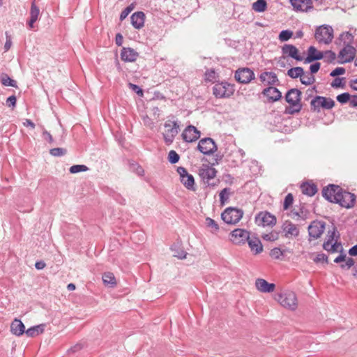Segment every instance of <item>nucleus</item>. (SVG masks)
I'll list each match as a JSON object with an SVG mask.
<instances>
[{
	"mask_svg": "<svg viewBox=\"0 0 357 357\" xmlns=\"http://www.w3.org/2000/svg\"><path fill=\"white\" fill-rule=\"evenodd\" d=\"M179 155L175 151H170L168 154L169 162L172 164H175L179 160Z\"/></svg>",
	"mask_w": 357,
	"mask_h": 357,
	"instance_id": "c03bdc74",
	"label": "nucleus"
},
{
	"mask_svg": "<svg viewBox=\"0 0 357 357\" xmlns=\"http://www.w3.org/2000/svg\"><path fill=\"white\" fill-rule=\"evenodd\" d=\"M314 261L316 262V263H319V262H326L327 263L328 262V257L326 255L323 254V253H319V254H317L316 255V257L313 259Z\"/></svg>",
	"mask_w": 357,
	"mask_h": 357,
	"instance_id": "864d4df0",
	"label": "nucleus"
},
{
	"mask_svg": "<svg viewBox=\"0 0 357 357\" xmlns=\"http://www.w3.org/2000/svg\"><path fill=\"white\" fill-rule=\"evenodd\" d=\"M324 222L314 221L308 227L309 236L314 239H317L324 233Z\"/></svg>",
	"mask_w": 357,
	"mask_h": 357,
	"instance_id": "ddd939ff",
	"label": "nucleus"
},
{
	"mask_svg": "<svg viewBox=\"0 0 357 357\" xmlns=\"http://www.w3.org/2000/svg\"><path fill=\"white\" fill-rule=\"evenodd\" d=\"M1 83L4 86L17 87V82L12 79L8 75H3L1 77Z\"/></svg>",
	"mask_w": 357,
	"mask_h": 357,
	"instance_id": "ea45409f",
	"label": "nucleus"
},
{
	"mask_svg": "<svg viewBox=\"0 0 357 357\" xmlns=\"http://www.w3.org/2000/svg\"><path fill=\"white\" fill-rule=\"evenodd\" d=\"M262 238L268 241H274L278 238V234L275 233H269L263 235Z\"/></svg>",
	"mask_w": 357,
	"mask_h": 357,
	"instance_id": "bf43d9fd",
	"label": "nucleus"
},
{
	"mask_svg": "<svg viewBox=\"0 0 357 357\" xmlns=\"http://www.w3.org/2000/svg\"><path fill=\"white\" fill-rule=\"evenodd\" d=\"M337 200L335 203L339 204L341 206L345 208H351L354 206L356 196L349 192L343 191L340 192V195H337Z\"/></svg>",
	"mask_w": 357,
	"mask_h": 357,
	"instance_id": "9d476101",
	"label": "nucleus"
},
{
	"mask_svg": "<svg viewBox=\"0 0 357 357\" xmlns=\"http://www.w3.org/2000/svg\"><path fill=\"white\" fill-rule=\"evenodd\" d=\"M323 54H324L323 59H324L325 61L327 62H332L335 59V57H336L335 54L331 50H327V51L323 52Z\"/></svg>",
	"mask_w": 357,
	"mask_h": 357,
	"instance_id": "49530a36",
	"label": "nucleus"
},
{
	"mask_svg": "<svg viewBox=\"0 0 357 357\" xmlns=\"http://www.w3.org/2000/svg\"><path fill=\"white\" fill-rule=\"evenodd\" d=\"M234 92L233 85L227 82H218L213 88V95L218 98H226L230 97Z\"/></svg>",
	"mask_w": 357,
	"mask_h": 357,
	"instance_id": "39448f33",
	"label": "nucleus"
},
{
	"mask_svg": "<svg viewBox=\"0 0 357 357\" xmlns=\"http://www.w3.org/2000/svg\"><path fill=\"white\" fill-rule=\"evenodd\" d=\"M251 251L255 255L262 252L263 246L260 240L256 236H250L247 241Z\"/></svg>",
	"mask_w": 357,
	"mask_h": 357,
	"instance_id": "393cba45",
	"label": "nucleus"
},
{
	"mask_svg": "<svg viewBox=\"0 0 357 357\" xmlns=\"http://www.w3.org/2000/svg\"><path fill=\"white\" fill-rule=\"evenodd\" d=\"M181 182L187 189L190 190H195V180L191 174H188V175L184 176L183 178L181 179Z\"/></svg>",
	"mask_w": 357,
	"mask_h": 357,
	"instance_id": "2f4dec72",
	"label": "nucleus"
},
{
	"mask_svg": "<svg viewBox=\"0 0 357 357\" xmlns=\"http://www.w3.org/2000/svg\"><path fill=\"white\" fill-rule=\"evenodd\" d=\"M350 96L348 93H343L337 96V100L342 104L346 103L349 100Z\"/></svg>",
	"mask_w": 357,
	"mask_h": 357,
	"instance_id": "5fc2aeb1",
	"label": "nucleus"
},
{
	"mask_svg": "<svg viewBox=\"0 0 357 357\" xmlns=\"http://www.w3.org/2000/svg\"><path fill=\"white\" fill-rule=\"evenodd\" d=\"M45 326V324L34 326L27 329L24 333L28 337H36L44 332Z\"/></svg>",
	"mask_w": 357,
	"mask_h": 357,
	"instance_id": "7c9ffc66",
	"label": "nucleus"
},
{
	"mask_svg": "<svg viewBox=\"0 0 357 357\" xmlns=\"http://www.w3.org/2000/svg\"><path fill=\"white\" fill-rule=\"evenodd\" d=\"M243 215V211L236 208L229 207L221 215L222 220L229 225L238 223Z\"/></svg>",
	"mask_w": 357,
	"mask_h": 357,
	"instance_id": "7ed1b4c3",
	"label": "nucleus"
},
{
	"mask_svg": "<svg viewBox=\"0 0 357 357\" xmlns=\"http://www.w3.org/2000/svg\"><path fill=\"white\" fill-rule=\"evenodd\" d=\"M282 230L287 238L296 237L299 235V229L297 226L290 221H286L282 225Z\"/></svg>",
	"mask_w": 357,
	"mask_h": 357,
	"instance_id": "4be33fe9",
	"label": "nucleus"
},
{
	"mask_svg": "<svg viewBox=\"0 0 357 357\" xmlns=\"http://www.w3.org/2000/svg\"><path fill=\"white\" fill-rule=\"evenodd\" d=\"M263 94L273 102L280 100L282 97L281 92L277 88L273 86L265 89L263 91Z\"/></svg>",
	"mask_w": 357,
	"mask_h": 357,
	"instance_id": "cd10ccee",
	"label": "nucleus"
},
{
	"mask_svg": "<svg viewBox=\"0 0 357 357\" xmlns=\"http://www.w3.org/2000/svg\"><path fill=\"white\" fill-rule=\"evenodd\" d=\"M16 97L15 96H11L8 97L6 100V105L9 107H14L16 105Z\"/></svg>",
	"mask_w": 357,
	"mask_h": 357,
	"instance_id": "052dcab7",
	"label": "nucleus"
},
{
	"mask_svg": "<svg viewBox=\"0 0 357 357\" xmlns=\"http://www.w3.org/2000/svg\"><path fill=\"white\" fill-rule=\"evenodd\" d=\"M283 255L282 251L278 248H275L271 250L270 255L272 258L278 259Z\"/></svg>",
	"mask_w": 357,
	"mask_h": 357,
	"instance_id": "603ef678",
	"label": "nucleus"
},
{
	"mask_svg": "<svg viewBox=\"0 0 357 357\" xmlns=\"http://www.w3.org/2000/svg\"><path fill=\"white\" fill-rule=\"evenodd\" d=\"M354 36L349 32L343 33L340 36V40L343 42L344 45H350L353 41Z\"/></svg>",
	"mask_w": 357,
	"mask_h": 357,
	"instance_id": "79ce46f5",
	"label": "nucleus"
},
{
	"mask_svg": "<svg viewBox=\"0 0 357 357\" xmlns=\"http://www.w3.org/2000/svg\"><path fill=\"white\" fill-rule=\"evenodd\" d=\"M303 69L301 67H295L290 68L287 71V75L291 78H298L301 77L302 76V74H303Z\"/></svg>",
	"mask_w": 357,
	"mask_h": 357,
	"instance_id": "e433bc0d",
	"label": "nucleus"
},
{
	"mask_svg": "<svg viewBox=\"0 0 357 357\" xmlns=\"http://www.w3.org/2000/svg\"><path fill=\"white\" fill-rule=\"evenodd\" d=\"M255 222L261 227H273L276 224V218L267 211H261L256 215Z\"/></svg>",
	"mask_w": 357,
	"mask_h": 357,
	"instance_id": "6e6552de",
	"label": "nucleus"
},
{
	"mask_svg": "<svg viewBox=\"0 0 357 357\" xmlns=\"http://www.w3.org/2000/svg\"><path fill=\"white\" fill-rule=\"evenodd\" d=\"M345 73V69L342 67H337L334 69L331 73V77H336L337 75H343Z\"/></svg>",
	"mask_w": 357,
	"mask_h": 357,
	"instance_id": "4d7b16f0",
	"label": "nucleus"
},
{
	"mask_svg": "<svg viewBox=\"0 0 357 357\" xmlns=\"http://www.w3.org/2000/svg\"><path fill=\"white\" fill-rule=\"evenodd\" d=\"M301 190L303 194L308 196H313L317 191V186L314 184L304 183L301 185Z\"/></svg>",
	"mask_w": 357,
	"mask_h": 357,
	"instance_id": "473e14b6",
	"label": "nucleus"
},
{
	"mask_svg": "<svg viewBox=\"0 0 357 357\" xmlns=\"http://www.w3.org/2000/svg\"><path fill=\"white\" fill-rule=\"evenodd\" d=\"M320 63H314L312 64L310 67V74H314L318 72V70L320 68Z\"/></svg>",
	"mask_w": 357,
	"mask_h": 357,
	"instance_id": "e2e57ef3",
	"label": "nucleus"
},
{
	"mask_svg": "<svg viewBox=\"0 0 357 357\" xmlns=\"http://www.w3.org/2000/svg\"><path fill=\"white\" fill-rule=\"evenodd\" d=\"M12 45V41L11 38L9 36H6V41L4 45V50L5 52H7L10 50V47Z\"/></svg>",
	"mask_w": 357,
	"mask_h": 357,
	"instance_id": "338daca9",
	"label": "nucleus"
},
{
	"mask_svg": "<svg viewBox=\"0 0 357 357\" xmlns=\"http://www.w3.org/2000/svg\"><path fill=\"white\" fill-rule=\"evenodd\" d=\"M164 127L163 138L165 142L169 145L173 142L174 137L178 133L179 126L176 121H167L164 124Z\"/></svg>",
	"mask_w": 357,
	"mask_h": 357,
	"instance_id": "20e7f679",
	"label": "nucleus"
},
{
	"mask_svg": "<svg viewBox=\"0 0 357 357\" xmlns=\"http://www.w3.org/2000/svg\"><path fill=\"white\" fill-rule=\"evenodd\" d=\"M324 54L322 52L318 51L314 46H310L307 50V56L305 60V63H311L316 60L323 59Z\"/></svg>",
	"mask_w": 357,
	"mask_h": 357,
	"instance_id": "a878e982",
	"label": "nucleus"
},
{
	"mask_svg": "<svg viewBox=\"0 0 357 357\" xmlns=\"http://www.w3.org/2000/svg\"><path fill=\"white\" fill-rule=\"evenodd\" d=\"M131 24L137 29L144 26L145 15L143 12H136L131 15Z\"/></svg>",
	"mask_w": 357,
	"mask_h": 357,
	"instance_id": "bb28decb",
	"label": "nucleus"
},
{
	"mask_svg": "<svg viewBox=\"0 0 357 357\" xmlns=\"http://www.w3.org/2000/svg\"><path fill=\"white\" fill-rule=\"evenodd\" d=\"M255 287L256 289L261 293L273 292L275 288V284L269 283L262 278H257L255 280Z\"/></svg>",
	"mask_w": 357,
	"mask_h": 357,
	"instance_id": "6ab92c4d",
	"label": "nucleus"
},
{
	"mask_svg": "<svg viewBox=\"0 0 357 357\" xmlns=\"http://www.w3.org/2000/svg\"><path fill=\"white\" fill-rule=\"evenodd\" d=\"M88 169V167L84 165H75L70 167L69 172L71 174H77L79 172H86Z\"/></svg>",
	"mask_w": 357,
	"mask_h": 357,
	"instance_id": "a19ab883",
	"label": "nucleus"
},
{
	"mask_svg": "<svg viewBox=\"0 0 357 357\" xmlns=\"http://www.w3.org/2000/svg\"><path fill=\"white\" fill-rule=\"evenodd\" d=\"M312 109L314 112H319L320 108L330 109L335 105V101L330 98L323 96H316L310 102Z\"/></svg>",
	"mask_w": 357,
	"mask_h": 357,
	"instance_id": "423d86ee",
	"label": "nucleus"
},
{
	"mask_svg": "<svg viewBox=\"0 0 357 357\" xmlns=\"http://www.w3.org/2000/svg\"><path fill=\"white\" fill-rule=\"evenodd\" d=\"M250 169L251 172V174L256 175L259 172V166L256 160H251L250 161Z\"/></svg>",
	"mask_w": 357,
	"mask_h": 357,
	"instance_id": "3c124183",
	"label": "nucleus"
},
{
	"mask_svg": "<svg viewBox=\"0 0 357 357\" xmlns=\"http://www.w3.org/2000/svg\"><path fill=\"white\" fill-rule=\"evenodd\" d=\"M183 139L186 142H193L198 139L200 137V131L195 126H188L183 130L182 135Z\"/></svg>",
	"mask_w": 357,
	"mask_h": 357,
	"instance_id": "4468645a",
	"label": "nucleus"
},
{
	"mask_svg": "<svg viewBox=\"0 0 357 357\" xmlns=\"http://www.w3.org/2000/svg\"><path fill=\"white\" fill-rule=\"evenodd\" d=\"M289 2L296 11L307 12L312 8L311 0H289Z\"/></svg>",
	"mask_w": 357,
	"mask_h": 357,
	"instance_id": "f3484780",
	"label": "nucleus"
},
{
	"mask_svg": "<svg viewBox=\"0 0 357 357\" xmlns=\"http://www.w3.org/2000/svg\"><path fill=\"white\" fill-rule=\"evenodd\" d=\"M294 198L291 193H289L284 198L283 208L287 210L293 204Z\"/></svg>",
	"mask_w": 357,
	"mask_h": 357,
	"instance_id": "8fccbe9b",
	"label": "nucleus"
},
{
	"mask_svg": "<svg viewBox=\"0 0 357 357\" xmlns=\"http://www.w3.org/2000/svg\"><path fill=\"white\" fill-rule=\"evenodd\" d=\"M335 237V229L332 231L331 234L328 236V240L324 243V248L326 251L331 252H337L342 251V246L340 243H338L337 241L333 242Z\"/></svg>",
	"mask_w": 357,
	"mask_h": 357,
	"instance_id": "dca6fc26",
	"label": "nucleus"
},
{
	"mask_svg": "<svg viewBox=\"0 0 357 357\" xmlns=\"http://www.w3.org/2000/svg\"><path fill=\"white\" fill-rule=\"evenodd\" d=\"M217 79V73L213 69L208 70L205 73V79L208 82H214Z\"/></svg>",
	"mask_w": 357,
	"mask_h": 357,
	"instance_id": "37998d69",
	"label": "nucleus"
},
{
	"mask_svg": "<svg viewBox=\"0 0 357 357\" xmlns=\"http://www.w3.org/2000/svg\"><path fill=\"white\" fill-rule=\"evenodd\" d=\"M342 188L338 185H330L323 189L322 195L324 198L331 202L335 203L337 200V195L342 192Z\"/></svg>",
	"mask_w": 357,
	"mask_h": 357,
	"instance_id": "9b49d317",
	"label": "nucleus"
},
{
	"mask_svg": "<svg viewBox=\"0 0 357 357\" xmlns=\"http://www.w3.org/2000/svg\"><path fill=\"white\" fill-rule=\"evenodd\" d=\"M354 260L352 259V258H348L347 260H346V263L344 264H342L341 265V268H350L351 266H353L354 265Z\"/></svg>",
	"mask_w": 357,
	"mask_h": 357,
	"instance_id": "680f3d73",
	"label": "nucleus"
},
{
	"mask_svg": "<svg viewBox=\"0 0 357 357\" xmlns=\"http://www.w3.org/2000/svg\"><path fill=\"white\" fill-rule=\"evenodd\" d=\"M144 126L152 128L154 125L153 119H151L149 116H144L142 118Z\"/></svg>",
	"mask_w": 357,
	"mask_h": 357,
	"instance_id": "13d9d810",
	"label": "nucleus"
},
{
	"mask_svg": "<svg viewBox=\"0 0 357 357\" xmlns=\"http://www.w3.org/2000/svg\"><path fill=\"white\" fill-rule=\"evenodd\" d=\"M314 38L319 43L329 44L333 38V29L329 25H321L317 28Z\"/></svg>",
	"mask_w": 357,
	"mask_h": 357,
	"instance_id": "f03ea898",
	"label": "nucleus"
},
{
	"mask_svg": "<svg viewBox=\"0 0 357 357\" xmlns=\"http://www.w3.org/2000/svg\"><path fill=\"white\" fill-rule=\"evenodd\" d=\"M40 15V9L36 5L35 1H33L31 6L30 10V20L29 22V25L30 28L33 27V24L38 20Z\"/></svg>",
	"mask_w": 357,
	"mask_h": 357,
	"instance_id": "c756f323",
	"label": "nucleus"
},
{
	"mask_svg": "<svg viewBox=\"0 0 357 357\" xmlns=\"http://www.w3.org/2000/svg\"><path fill=\"white\" fill-rule=\"evenodd\" d=\"M10 331L13 334L20 336L25 332V326L20 319H15L10 325Z\"/></svg>",
	"mask_w": 357,
	"mask_h": 357,
	"instance_id": "c85d7f7f",
	"label": "nucleus"
},
{
	"mask_svg": "<svg viewBox=\"0 0 357 357\" xmlns=\"http://www.w3.org/2000/svg\"><path fill=\"white\" fill-rule=\"evenodd\" d=\"M356 54V49L351 45H345L344 48L340 52L339 57L342 60V63L351 61Z\"/></svg>",
	"mask_w": 357,
	"mask_h": 357,
	"instance_id": "a211bd4d",
	"label": "nucleus"
},
{
	"mask_svg": "<svg viewBox=\"0 0 357 357\" xmlns=\"http://www.w3.org/2000/svg\"><path fill=\"white\" fill-rule=\"evenodd\" d=\"M50 153L53 156H62L66 153V149L63 148H54L50 150Z\"/></svg>",
	"mask_w": 357,
	"mask_h": 357,
	"instance_id": "a18cd8bd",
	"label": "nucleus"
},
{
	"mask_svg": "<svg viewBox=\"0 0 357 357\" xmlns=\"http://www.w3.org/2000/svg\"><path fill=\"white\" fill-rule=\"evenodd\" d=\"M259 79L264 85H274L278 82L276 74L273 72H264L259 76Z\"/></svg>",
	"mask_w": 357,
	"mask_h": 357,
	"instance_id": "5701e85b",
	"label": "nucleus"
},
{
	"mask_svg": "<svg viewBox=\"0 0 357 357\" xmlns=\"http://www.w3.org/2000/svg\"><path fill=\"white\" fill-rule=\"evenodd\" d=\"M177 172L180 175V178L181 179L182 178H183L184 176L185 175H188V173L187 172V170L185 169V168L183 167H179L178 169H177Z\"/></svg>",
	"mask_w": 357,
	"mask_h": 357,
	"instance_id": "774afa93",
	"label": "nucleus"
},
{
	"mask_svg": "<svg viewBox=\"0 0 357 357\" xmlns=\"http://www.w3.org/2000/svg\"><path fill=\"white\" fill-rule=\"evenodd\" d=\"M344 79V78L342 77H337V78H335L331 83V86L333 87V88H339V87H343L344 86V83H343V80Z\"/></svg>",
	"mask_w": 357,
	"mask_h": 357,
	"instance_id": "6e6d98bb",
	"label": "nucleus"
},
{
	"mask_svg": "<svg viewBox=\"0 0 357 357\" xmlns=\"http://www.w3.org/2000/svg\"><path fill=\"white\" fill-rule=\"evenodd\" d=\"M197 149L204 155H211L217 150V146L211 138L207 137L199 142Z\"/></svg>",
	"mask_w": 357,
	"mask_h": 357,
	"instance_id": "1a4fd4ad",
	"label": "nucleus"
},
{
	"mask_svg": "<svg viewBox=\"0 0 357 357\" xmlns=\"http://www.w3.org/2000/svg\"><path fill=\"white\" fill-rule=\"evenodd\" d=\"M252 8L257 13L264 12L267 9V3L265 0H257L252 3Z\"/></svg>",
	"mask_w": 357,
	"mask_h": 357,
	"instance_id": "72a5a7b5",
	"label": "nucleus"
},
{
	"mask_svg": "<svg viewBox=\"0 0 357 357\" xmlns=\"http://www.w3.org/2000/svg\"><path fill=\"white\" fill-rule=\"evenodd\" d=\"M230 194V190L229 188H224L220 193V199L222 204H224L225 202L229 199V196Z\"/></svg>",
	"mask_w": 357,
	"mask_h": 357,
	"instance_id": "de8ad7c7",
	"label": "nucleus"
},
{
	"mask_svg": "<svg viewBox=\"0 0 357 357\" xmlns=\"http://www.w3.org/2000/svg\"><path fill=\"white\" fill-rule=\"evenodd\" d=\"M255 77V74L252 70L249 68L238 69L235 73L236 79L243 84L250 82Z\"/></svg>",
	"mask_w": 357,
	"mask_h": 357,
	"instance_id": "2eb2a0df",
	"label": "nucleus"
},
{
	"mask_svg": "<svg viewBox=\"0 0 357 357\" xmlns=\"http://www.w3.org/2000/svg\"><path fill=\"white\" fill-rule=\"evenodd\" d=\"M134 9V6L133 4H131L130 6H128L127 8H126L121 13V15H120V20L121 21H123V20H125L128 15L131 13V11Z\"/></svg>",
	"mask_w": 357,
	"mask_h": 357,
	"instance_id": "09e8293b",
	"label": "nucleus"
},
{
	"mask_svg": "<svg viewBox=\"0 0 357 357\" xmlns=\"http://www.w3.org/2000/svg\"><path fill=\"white\" fill-rule=\"evenodd\" d=\"M274 298L282 307L287 310L295 311L298 307V298L293 291H281L275 294Z\"/></svg>",
	"mask_w": 357,
	"mask_h": 357,
	"instance_id": "f257e3e1",
	"label": "nucleus"
},
{
	"mask_svg": "<svg viewBox=\"0 0 357 357\" xmlns=\"http://www.w3.org/2000/svg\"><path fill=\"white\" fill-rule=\"evenodd\" d=\"M130 88L132 89L135 92H136L138 95L142 96L143 91L136 84H129Z\"/></svg>",
	"mask_w": 357,
	"mask_h": 357,
	"instance_id": "69168bd1",
	"label": "nucleus"
},
{
	"mask_svg": "<svg viewBox=\"0 0 357 357\" xmlns=\"http://www.w3.org/2000/svg\"><path fill=\"white\" fill-rule=\"evenodd\" d=\"M293 35L294 33L292 31L288 29L283 30L280 33L278 39L281 42H285L289 40L293 36Z\"/></svg>",
	"mask_w": 357,
	"mask_h": 357,
	"instance_id": "58836bf2",
	"label": "nucleus"
},
{
	"mask_svg": "<svg viewBox=\"0 0 357 357\" xmlns=\"http://www.w3.org/2000/svg\"><path fill=\"white\" fill-rule=\"evenodd\" d=\"M43 138L47 140L49 143L52 144L53 142V138L52 135L47 132V130H44L43 132Z\"/></svg>",
	"mask_w": 357,
	"mask_h": 357,
	"instance_id": "0e129e2a",
	"label": "nucleus"
},
{
	"mask_svg": "<svg viewBox=\"0 0 357 357\" xmlns=\"http://www.w3.org/2000/svg\"><path fill=\"white\" fill-rule=\"evenodd\" d=\"M216 173L217 171L215 169L208 165H204L199 169V176L205 182L208 184L210 180L215 177Z\"/></svg>",
	"mask_w": 357,
	"mask_h": 357,
	"instance_id": "412c9836",
	"label": "nucleus"
},
{
	"mask_svg": "<svg viewBox=\"0 0 357 357\" xmlns=\"http://www.w3.org/2000/svg\"><path fill=\"white\" fill-rule=\"evenodd\" d=\"M249 237L250 233L243 229H236L230 234V240L234 244L245 243Z\"/></svg>",
	"mask_w": 357,
	"mask_h": 357,
	"instance_id": "f8f14e48",
	"label": "nucleus"
},
{
	"mask_svg": "<svg viewBox=\"0 0 357 357\" xmlns=\"http://www.w3.org/2000/svg\"><path fill=\"white\" fill-rule=\"evenodd\" d=\"M301 82L302 84L305 85H310L313 84L315 81V78L313 75L310 73L302 74V76L300 77Z\"/></svg>",
	"mask_w": 357,
	"mask_h": 357,
	"instance_id": "4c0bfd02",
	"label": "nucleus"
},
{
	"mask_svg": "<svg viewBox=\"0 0 357 357\" xmlns=\"http://www.w3.org/2000/svg\"><path fill=\"white\" fill-rule=\"evenodd\" d=\"M138 56V53L133 49L130 47H123L121 52V58L126 62H133Z\"/></svg>",
	"mask_w": 357,
	"mask_h": 357,
	"instance_id": "b1692460",
	"label": "nucleus"
},
{
	"mask_svg": "<svg viewBox=\"0 0 357 357\" xmlns=\"http://www.w3.org/2000/svg\"><path fill=\"white\" fill-rule=\"evenodd\" d=\"M301 95V91L296 89H290L287 93L285 99L294 108L291 113L298 112L301 109V105L300 104Z\"/></svg>",
	"mask_w": 357,
	"mask_h": 357,
	"instance_id": "0eeeda50",
	"label": "nucleus"
},
{
	"mask_svg": "<svg viewBox=\"0 0 357 357\" xmlns=\"http://www.w3.org/2000/svg\"><path fill=\"white\" fill-rule=\"evenodd\" d=\"M206 227L210 229L213 234H216L219 231L218 224L212 218H206L205 220Z\"/></svg>",
	"mask_w": 357,
	"mask_h": 357,
	"instance_id": "f704fd0d",
	"label": "nucleus"
},
{
	"mask_svg": "<svg viewBox=\"0 0 357 357\" xmlns=\"http://www.w3.org/2000/svg\"><path fill=\"white\" fill-rule=\"evenodd\" d=\"M282 52L284 55L291 57L296 61H302L303 56L299 54V51L296 46L290 44H285L282 47Z\"/></svg>",
	"mask_w": 357,
	"mask_h": 357,
	"instance_id": "aec40b11",
	"label": "nucleus"
},
{
	"mask_svg": "<svg viewBox=\"0 0 357 357\" xmlns=\"http://www.w3.org/2000/svg\"><path fill=\"white\" fill-rule=\"evenodd\" d=\"M102 281L105 285H110L112 287L116 284V279L112 273H105L102 275Z\"/></svg>",
	"mask_w": 357,
	"mask_h": 357,
	"instance_id": "c9c22d12",
	"label": "nucleus"
}]
</instances>
